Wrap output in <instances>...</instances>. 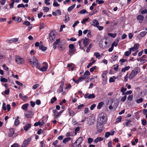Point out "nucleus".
Instances as JSON below:
<instances>
[{
    "label": "nucleus",
    "mask_w": 147,
    "mask_h": 147,
    "mask_svg": "<svg viewBox=\"0 0 147 147\" xmlns=\"http://www.w3.org/2000/svg\"><path fill=\"white\" fill-rule=\"evenodd\" d=\"M107 118L106 115L104 113H101L99 115L97 119V121L103 124L107 121Z\"/></svg>",
    "instance_id": "1"
},
{
    "label": "nucleus",
    "mask_w": 147,
    "mask_h": 147,
    "mask_svg": "<svg viewBox=\"0 0 147 147\" xmlns=\"http://www.w3.org/2000/svg\"><path fill=\"white\" fill-rule=\"evenodd\" d=\"M140 71V68L138 67H136L131 72L128 76L129 79V80H131L134 78L137 74L139 73Z\"/></svg>",
    "instance_id": "2"
},
{
    "label": "nucleus",
    "mask_w": 147,
    "mask_h": 147,
    "mask_svg": "<svg viewBox=\"0 0 147 147\" xmlns=\"http://www.w3.org/2000/svg\"><path fill=\"white\" fill-rule=\"evenodd\" d=\"M96 127L98 132L99 133L102 132L103 131V124L97 122Z\"/></svg>",
    "instance_id": "3"
},
{
    "label": "nucleus",
    "mask_w": 147,
    "mask_h": 147,
    "mask_svg": "<svg viewBox=\"0 0 147 147\" xmlns=\"http://www.w3.org/2000/svg\"><path fill=\"white\" fill-rule=\"evenodd\" d=\"M82 141V137H80L75 141L74 143V145H76L77 144H78V147H81V144Z\"/></svg>",
    "instance_id": "4"
},
{
    "label": "nucleus",
    "mask_w": 147,
    "mask_h": 147,
    "mask_svg": "<svg viewBox=\"0 0 147 147\" xmlns=\"http://www.w3.org/2000/svg\"><path fill=\"white\" fill-rule=\"evenodd\" d=\"M55 36L56 35L54 33V32L52 31L49 34V39L51 41L53 42L55 40Z\"/></svg>",
    "instance_id": "5"
},
{
    "label": "nucleus",
    "mask_w": 147,
    "mask_h": 147,
    "mask_svg": "<svg viewBox=\"0 0 147 147\" xmlns=\"http://www.w3.org/2000/svg\"><path fill=\"white\" fill-rule=\"evenodd\" d=\"M15 60L17 63L18 64H22L24 63V60L22 59L21 57L19 56L16 57Z\"/></svg>",
    "instance_id": "6"
},
{
    "label": "nucleus",
    "mask_w": 147,
    "mask_h": 147,
    "mask_svg": "<svg viewBox=\"0 0 147 147\" xmlns=\"http://www.w3.org/2000/svg\"><path fill=\"white\" fill-rule=\"evenodd\" d=\"M95 97V96L94 94H90L88 93L84 96V98L90 99L94 98Z\"/></svg>",
    "instance_id": "7"
},
{
    "label": "nucleus",
    "mask_w": 147,
    "mask_h": 147,
    "mask_svg": "<svg viewBox=\"0 0 147 147\" xmlns=\"http://www.w3.org/2000/svg\"><path fill=\"white\" fill-rule=\"evenodd\" d=\"M31 138H29L26 140H25L23 143L22 145V147H25L29 144V142L31 141Z\"/></svg>",
    "instance_id": "8"
},
{
    "label": "nucleus",
    "mask_w": 147,
    "mask_h": 147,
    "mask_svg": "<svg viewBox=\"0 0 147 147\" xmlns=\"http://www.w3.org/2000/svg\"><path fill=\"white\" fill-rule=\"evenodd\" d=\"M29 62L31 64V65L32 67H37L39 63L38 61H32L31 60H29Z\"/></svg>",
    "instance_id": "9"
},
{
    "label": "nucleus",
    "mask_w": 147,
    "mask_h": 147,
    "mask_svg": "<svg viewBox=\"0 0 147 147\" xmlns=\"http://www.w3.org/2000/svg\"><path fill=\"white\" fill-rule=\"evenodd\" d=\"M90 24L91 25L95 27L99 25V24L98 21L95 19L93 20L92 22L90 23Z\"/></svg>",
    "instance_id": "10"
},
{
    "label": "nucleus",
    "mask_w": 147,
    "mask_h": 147,
    "mask_svg": "<svg viewBox=\"0 0 147 147\" xmlns=\"http://www.w3.org/2000/svg\"><path fill=\"white\" fill-rule=\"evenodd\" d=\"M33 114V112L30 111H27L25 114V116L27 118L31 117Z\"/></svg>",
    "instance_id": "11"
},
{
    "label": "nucleus",
    "mask_w": 147,
    "mask_h": 147,
    "mask_svg": "<svg viewBox=\"0 0 147 147\" xmlns=\"http://www.w3.org/2000/svg\"><path fill=\"white\" fill-rule=\"evenodd\" d=\"M99 46L101 47L103 49L107 47L106 45L104 44V41L103 40H101L99 42Z\"/></svg>",
    "instance_id": "12"
},
{
    "label": "nucleus",
    "mask_w": 147,
    "mask_h": 147,
    "mask_svg": "<svg viewBox=\"0 0 147 147\" xmlns=\"http://www.w3.org/2000/svg\"><path fill=\"white\" fill-rule=\"evenodd\" d=\"M144 19V17L141 15H139L137 17V19L139 20L140 22L142 23V21H143Z\"/></svg>",
    "instance_id": "13"
},
{
    "label": "nucleus",
    "mask_w": 147,
    "mask_h": 147,
    "mask_svg": "<svg viewBox=\"0 0 147 147\" xmlns=\"http://www.w3.org/2000/svg\"><path fill=\"white\" fill-rule=\"evenodd\" d=\"M89 43V40L87 38L84 39L83 40V43L85 47L87 46Z\"/></svg>",
    "instance_id": "14"
},
{
    "label": "nucleus",
    "mask_w": 147,
    "mask_h": 147,
    "mask_svg": "<svg viewBox=\"0 0 147 147\" xmlns=\"http://www.w3.org/2000/svg\"><path fill=\"white\" fill-rule=\"evenodd\" d=\"M60 41V39L59 38L56 40L53 43V48L54 49H56L57 47V45Z\"/></svg>",
    "instance_id": "15"
},
{
    "label": "nucleus",
    "mask_w": 147,
    "mask_h": 147,
    "mask_svg": "<svg viewBox=\"0 0 147 147\" xmlns=\"http://www.w3.org/2000/svg\"><path fill=\"white\" fill-rule=\"evenodd\" d=\"M18 41V39L17 38H14L11 39L10 40H7L6 42L8 43H11V42H16Z\"/></svg>",
    "instance_id": "16"
},
{
    "label": "nucleus",
    "mask_w": 147,
    "mask_h": 147,
    "mask_svg": "<svg viewBox=\"0 0 147 147\" xmlns=\"http://www.w3.org/2000/svg\"><path fill=\"white\" fill-rule=\"evenodd\" d=\"M64 83L62 84L59 86V87L58 90V92L60 93L63 91V88Z\"/></svg>",
    "instance_id": "17"
},
{
    "label": "nucleus",
    "mask_w": 147,
    "mask_h": 147,
    "mask_svg": "<svg viewBox=\"0 0 147 147\" xmlns=\"http://www.w3.org/2000/svg\"><path fill=\"white\" fill-rule=\"evenodd\" d=\"M103 140L102 138L101 137H98L96 138L94 141V142L96 144L99 141H101Z\"/></svg>",
    "instance_id": "18"
},
{
    "label": "nucleus",
    "mask_w": 147,
    "mask_h": 147,
    "mask_svg": "<svg viewBox=\"0 0 147 147\" xmlns=\"http://www.w3.org/2000/svg\"><path fill=\"white\" fill-rule=\"evenodd\" d=\"M44 122L43 121H42L41 122L39 121L37 122H36L34 124V126H36L39 125L40 126L44 124Z\"/></svg>",
    "instance_id": "19"
},
{
    "label": "nucleus",
    "mask_w": 147,
    "mask_h": 147,
    "mask_svg": "<svg viewBox=\"0 0 147 147\" xmlns=\"http://www.w3.org/2000/svg\"><path fill=\"white\" fill-rule=\"evenodd\" d=\"M71 139V138L70 137L67 138H65L63 140V142L65 144H66L67 142L70 141Z\"/></svg>",
    "instance_id": "20"
},
{
    "label": "nucleus",
    "mask_w": 147,
    "mask_h": 147,
    "mask_svg": "<svg viewBox=\"0 0 147 147\" xmlns=\"http://www.w3.org/2000/svg\"><path fill=\"white\" fill-rule=\"evenodd\" d=\"M14 133V130L13 129H10V133L9 134V136L11 137L12 136Z\"/></svg>",
    "instance_id": "21"
},
{
    "label": "nucleus",
    "mask_w": 147,
    "mask_h": 147,
    "mask_svg": "<svg viewBox=\"0 0 147 147\" xmlns=\"http://www.w3.org/2000/svg\"><path fill=\"white\" fill-rule=\"evenodd\" d=\"M39 49L40 50L44 51L47 50V48L42 45H40L39 47Z\"/></svg>",
    "instance_id": "22"
},
{
    "label": "nucleus",
    "mask_w": 147,
    "mask_h": 147,
    "mask_svg": "<svg viewBox=\"0 0 147 147\" xmlns=\"http://www.w3.org/2000/svg\"><path fill=\"white\" fill-rule=\"evenodd\" d=\"M68 111H69V114L70 116L73 117L75 115V113L73 111H70L69 108L68 109Z\"/></svg>",
    "instance_id": "23"
},
{
    "label": "nucleus",
    "mask_w": 147,
    "mask_h": 147,
    "mask_svg": "<svg viewBox=\"0 0 147 147\" xmlns=\"http://www.w3.org/2000/svg\"><path fill=\"white\" fill-rule=\"evenodd\" d=\"M31 127V125L30 124H27L24 127V129L26 131H27L28 129Z\"/></svg>",
    "instance_id": "24"
},
{
    "label": "nucleus",
    "mask_w": 147,
    "mask_h": 147,
    "mask_svg": "<svg viewBox=\"0 0 147 147\" xmlns=\"http://www.w3.org/2000/svg\"><path fill=\"white\" fill-rule=\"evenodd\" d=\"M76 50H69V55L70 57H71L73 54L74 53Z\"/></svg>",
    "instance_id": "25"
},
{
    "label": "nucleus",
    "mask_w": 147,
    "mask_h": 147,
    "mask_svg": "<svg viewBox=\"0 0 147 147\" xmlns=\"http://www.w3.org/2000/svg\"><path fill=\"white\" fill-rule=\"evenodd\" d=\"M116 78L114 76L110 78L109 79V82H115V80L116 79Z\"/></svg>",
    "instance_id": "26"
},
{
    "label": "nucleus",
    "mask_w": 147,
    "mask_h": 147,
    "mask_svg": "<svg viewBox=\"0 0 147 147\" xmlns=\"http://www.w3.org/2000/svg\"><path fill=\"white\" fill-rule=\"evenodd\" d=\"M76 6V4H74L70 6L67 9V11L68 12L71 11Z\"/></svg>",
    "instance_id": "27"
},
{
    "label": "nucleus",
    "mask_w": 147,
    "mask_h": 147,
    "mask_svg": "<svg viewBox=\"0 0 147 147\" xmlns=\"http://www.w3.org/2000/svg\"><path fill=\"white\" fill-rule=\"evenodd\" d=\"M69 47L70 49L69 50H76L75 47L73 44H70L69 46Z\"/></svg>",
    "instance_id": "28"
},
{
    "label": "nucleus",
    "mask_w": 147,
    "mask_h": 147,
    "mask_svg": "<svg viewBox=\"0 0 147 147\" xmlns=\"http://www.w3.org/2000/svg\"><path fill=\"white\" fill-rule=\"evenodd\" d=\"M28 105V103H26L22 106V108L24 110H26Z\"/></svg>",
    "instance_id": "29"
},
{
    "label": "nucleus",
    "mask_w": 147,
    "mask_h": 147,
    "mask_svg": "<svg viewBox=\"0 0 147 147\" xmlns=\"http://www.w3.org/2000/svg\"><path fill=\"white\" fill-rule=\"evenodd\" d=\"M129 68L130 67L129 66L125 67L124 68H122L121 70V71L125 72L126 71L128 70Z\"/></svg>",
    "instance_id": "30"
},
{
    "label": "nucleus",
    "mask_w": 147,
    "mask_h": 147,
    "mask_svg": "<svg viewBox=\"0 0 147 147\" xmlns=\"http://www.w3.org/2000/svg\"><path fill=\"white\" fill-rule=\"evenodd\" d=\"M103 104L104 103L103 102H100L99 103L97 106V108L99 109H100L102 107Z\"/></svg>",
    "instance_id": "31"
},
{
    "label": "nucleus",
    "mask_w": 147,
    "mask_h": 147,
    "mask_svg": "<svg viewBox=\"0 0 147 147\" xmlns=\"http://www.w3.org/2000/svg\"><path fill=\"white\" fill-rule=\"evenodd\" d=\"M69 20V15H66L65 17V22H67Z\"/></svg>",
    "instance_id": "32"
},
{
    "label": "nucleus",
    "mask_w": 147,
    "mask_h": 147,
    "mask_svg": "<svg viewBox=\"0 0 147 147\" xmlns=\"http://www.w3.org/2000/svg\"><path fill=\"white\" fill-rule=\"evenodd\" d=\"M147 33L146 31H143L140 32V35L142 37H143L145 36Z\"/></svg>",
    "instance_id": "33"
},
{
    "label": "nucleus",
    "mask_w": 147,
    "mask_h": 147,
    "mask_svg": "<svg viewBox=\"0 0 147 147\" xmlns=\"http://www.w3.org/2000/svg\"><path fill=\"white\" fill-rule=\"evenodd\" d=\"M121 116H119L116 119V123H118L121 121Z\"/></svg>",
    "instance_id": "34"
},
{
    "label": "nucleus",
    "mask_w": 147,
    "mask_h": 147,
    "mask_svg": "<svg viewBox=\"0 0 147 147\" xmlns=\"http://www.w3.org/2000/svg\"><path fill=\"white\" fill-rule=\"evenodd\" d=\"M63 111L64 110H62L61 111L56 115L55 118V119H57L59 117V116L61 115V114L63 112Z\"/></svg>",
    "instance_id": "35"
},
{
    "label": "nucleus",
    "mask_w": 147,
    "mask_h": 147,
    "mask_svg": "<svg viewBox=\"0 0 147 147\" xmlns=\"http://www.w3.org/2000/svg\"><path fill=\"white\" fill-rule=\"evenodd\" d=\"M131 121L130 120H127L125 124V125L127 127L130 126L131 125Z\"/></svg>",
    "instance_id": "36"
},
{
    "label": "nucleus",
    "mask_w": 147,
    "mask_h": 147,
    "mask_svg": "<svg viewBox=\"0 0 147 147\" xmlns=\"http://www.w3.org/2000/svg\"><path fill=\"white\" fill-rule=\"evenodd\" d=\"M131 51L129 49V51H127L125 53L124 55L126 56H128L131 53Z\"/></svg>",
    "instance_id": "37"
},
{
    "label": "nucleus",
    "mask_w": 147,
    "mask_h": 147,
    "mask_svg": "<svg viewBox=\"0 0 147 147\" xmlns=\"http://www.w3.org/2000/svg\"><path fill=\"white\" fill-rule=\"evenodd\" d=\"M143 101V99L142 98H140L139 99H137L136 100L137 103L139 104L140 103H142Z\"/></svg>",
    "instance_id": "38"
},
{
    "label": "nucleus",
    "mask_w": 147,
    "mask_h": 147,
    "mask_svg": "<svg viewBox=\"0 0 147 147\" xmlns=\"http://www.w3.org/2000/svg\"><path fill=\"white\" fill-rule=\"evenodd\" d=\"M0 81L1 82H7V79L4 78H3L2 77L1 78Z\"/></svg>",
    "instance_id": "39"
},
{
    "label": "nucleus",
    "mask_w": 147,
    "mask_h": 147,
    "mask_svg": "<svg viewBox=\"0 0 147 147\" xmlns=\"http://www.w3.org/2000/svg\"><path fill=\"white\" fill-rule=\"evenodd\" d=\"M81 14H84L85 13H88V12L86 11L85 9H83L82 10L80 11L79 12Z\"/></svg>",
    "instance_id": "40"
},
{
    "label": "nucleus",
    "mask_w": 147,
    "mask_h": 147,
    "mask_svg": "<svg viewBox=\"0 0 147 147\" xmlns=\"http://www.w3.org/2000/svg\"><path fill=\"white\" fill-rule=\"evenodd\" d=\"M108 34L109 36L112 37L113 38H115L117 35V34L116 33L112 34L111 33H109Z\"/></svg>",
    "instance_id": "41"
},
{
    "label": "nucleus",
    "mask_w": 147,
    "mask_h": 147,
    "mask_svg": "<svg viewBox=\"0 0 147 147\" xmlns=\"http://www.w3.org/2000/svg\"><path fill=\"white\" fill-rule=\"evenodd\" d=\"M94 55L96 56V57L97 58L100 57L101 55L100 53L98 52H95L94 53Z\"/></svg>",
    "instance_id": "42"
},
{
    "label": "nucleus",
    "mask_w": 147,
    "mask_h": 147,
    "mask_svg": "<svg viewBox=\"0 0 147 147\" xmlns=\"http://www.w3.org/2000/svg\"><path fill=\"white\" fill-rule=\"evenodd\" d=\"M53 5L55 7H57L59 5V4L57 2V1H55V0H54V1L53 3Z\"/></svg>",
    "instance_id": "43"
},
{
    "label": "nucleus",
    "mask_w": 147,
    "mask_h": 147,
    "mask_svg": "<svg viewBox=\"0 0 147 147\" xmlns=\"http://www.w3.org/2000/svg\"><path fill=\"white\" fill-rule=\"evenodd\" d=\"M23 24L27 26H29L30 24V23L27 21H25L23 23Z\"/></svg>",
    "instance_id": "44"
},
{
    "label": "nucleus",
    "mask_w": 147,
    "mask_h": 147,
    "mask_svg": "<svg viewBox=\"0 0 147 147\" xmlns=\"http://www.w3.org/2000/svg\"><path fill=\"white\" fill-rule=\"evenodd\" d=\"M48 68L47 66H44L41 68V70L42 71H46Z\"/></svg>",
    "instance_id": "45"
},
{
    "label": "nucleus",
    "mask_w": 147,
    "mask_h": 147,
    "mask_svg": "<svg viewBox=\"0 0 147 147\" xmlns=\"http://www.w3.org/2000/svg\"><path fill=\"white\" fill-rule=\"evenodd\" d=\"M51 102L52 104H53L54 103L55 101H56L57 100V98L55 96L53 97L51 99Z\"/></svg>",
    "instance_id": "46"
},
{
    "label": "nucleus",
    "mask_w": 147,
    "mask_h": 147,
    "mask_svg": "<svg viewBox=\"0 0 147 147\" xmlns=\"http://www.w3.org/2000/svg\"><path fill=\"white\" fill-rule=\"evenodd\" d=\"M89 19V18H86L84 19L82 21V24H84Z\"/></svg>",
    "instance_id": "47"
},
{
    "label": "nucleus",
    "mask_w": 147,
    "mask_h": 147,
    "mask_svg": "<svg viewBox=\"0 0 147 147\" xmlns=\"http://www.w3.org/2000/svg\"><path fill=\"white\" fill-rule=\"evenodd\" d=\"M93 45H92L90 44L89 46V47H88L86 50V52L87 53H88L90 51V49L91 48V47H92Z\"/></svg>",
    "instance_id": "48"
},
{
    "label": "nucleus",
    "mask_w": 147,
    "mask_h": 147,
    "mask_svg": "<svg viewBox=\"0 0 147 147\" xmlns=\"http://www.w3.org/2000/svg\"><path fill=\"white\" fill-rule=\"evenodd\" d=\"M19 123L20 121L18 119H16L14 123L15 125L17 126L19 124Z\"/></svg>",
    "instance_id": "49"
},
{
    "label": "nucleus",
    "mask_w": 147,
    "mask_h": 147,
    "mask_svg": "<svg viewBox=\"0 0 147 147\" xmlns=\"http://www.w3.org/2000/svg\"><path fill=\"white\" fill-rule=\"evenodd\" d=\"M133 98V96L132 95H129L127 98V99L128 100L131 101L132 100Z\"/></svg>",
    "instance_id": "50"
},
{
    "label": "nucleus",
    "mask_w": 147,
    "mask_h": 147,
    "mask_svg": "<svg viewBox=\"0 0 147 147\" xmlns=\"http://www.w3.org/2000/svg\"><path fill=\"white\" fill-rule=\"evenodd\" d=\"M118 57L117 55L113 56L111 57V58L113 60V61H115Z\"/></svg>",
    "instance_id": "51"
},
{
    "label": "nucleus",
    "mask_w": 147,
    "mask_h": 147,
    "mask_svg": "<svg viewBox=\"0 0 147 147\" xmlns=\"http://www.w3.org/2000/svg\"><path fill=\"white\" fill-rule=\"evenodd\" d=\"M126 98L127 96L126 95L124 96H123L121 98V101L122 102H124L126 100Z\"/></svg>",
    "instance_id": "52"
},
{
    "label": "nucleus",
    "mask_w": 147,
    "mask_h": 147,
    "mask_svg": "<svg viewBox=\"0 0 147 147\" xmlns=\"http://www.w3.org/2000/svg\"><path fill=\"white\" fill-rule=\"evenodd\" d=\"M93 139L89 138H88V142L89 144L91 143L93 141Z\"/></svg>",
    "instance_id": "53"
},
{
    "label": "nucleus",
    "mask_w": 147,
    "mask_h": 147,
    "mask_svg": "<svg viewBox=\"0 0 147 147\" xmlns=\"http://www.w3.org/2000/svg\"><path fill=\"white\" fill-rule=\"evenodd\" d=\"M39 86V84H36L32 86V89H35L37 88Z\"/></svg>",
    "instance_id": "54"
},
{
    "label": "nucleus",
    "mask_w": 147,
    "mask_h": 147,
    "mask_svg": "<svg viewBox=\"0 0 147 147\" xmlns=\"http://www.w3.org/2000/svg\"><path fill=\"white\" fill-rule=\"evenodd\" d=\"M43 9L45 12H47L49 11V8L48 7H43Z\"/></svg>",
    "instance_id": "55"
},
{
    "label": "nucleus",
    "mask_w": 147,
    "mask_h": 147,
    "mask_svg": "<svg viewBox=\"0 0 147 147\" xmlns=\"http://www.w3.org/2000/svg\"><path fill=\"white\" fill-rule=\"evenodd\" d=\"M142 125L144 126H145L146 124V121L145 119H142Z\"/></svg>",
    "instance_id": "56"
},
{
    "label": "nucleus",
    "mask_w": 147,
    "mask_h": 147,
    "mask_svg": "<svg viewBox=\"0 0 147 147\" xmlns=\"http://www.w3.org/2000/svg\"><path fill=\"white\" fill-rule=\"evenodd\" d=\"M86 75H84H84H82L81 77H80V78L81 79L82 81L83 80H84L85 78H86Z\"/></svg>",
    "instance_id": "57"
},
{
    "label": "nucleus",
    "mask_w": 147,
    "mask_h": 147,
    "mask_svg": "<svg viewBox=\"0 0 147 147\" xmlns=\"http://www.w3.org/2000/svg\"><path fill=\"white\" fill-rule=\"evenodd\" d=\"M110 132H106L105 133V136L106 138H108L110 135Z\"/></svg>",
    "instance_id": "58"
},
{
    "label": "nucleus",
    "mask_w": 147,
    "mask_h": 147,
    "mask_svg": "<svg viewBox=\"0 0 147 147\" xmlns=\"http://www.w3.org/2000/svg\"><path fill=\"white\" fill-rule=\"evenodd\" d=\"M114 69L116 71L118 69V67H119L118 65L117 64L113 65Z\"/></svg>",
    "instance_id": "59"
},
{
    "label": "nucleus",
    "mask_w": 147,
    "mask_h": 147,
    "mask_svg": "<svg viewBox=\"0 0 147 147\" xmlns=\"http://www.w3.org/2000/svg\"><path fill=\"white\" fill-rule=\"evenodd\" d=\"M140 45L138 43H137L134 44V47L136 48V49H138L139 48Z\"/></svg>",
    "instance_id": "60"
},
{
    "label": "nucleus",
    "mask_w": 147,
    "mask_h": 147,
    "mask_svg": "<svg viewBox=\"0 0 147 147\" xmlns=\"http://www.w3.org/2000/svg\"><path fill=\"white\" fill-rule=\"evenodd\" d=\"M2 108L3 109V110L4 111H5L7 109V108L6 107V104L4 102L3 103V104Z\"/></svg>",
    "instance_id": "61"
},
{
    "label": "nucleus",
    "mask_w": 147,
    "mask_h": 147,
    "mask_svg": "<svg viewBox=\"0 0 147 147\" xmlns=\"http://www.w3.org/2000/svg\"><path fill=\"white\" fill-rule=\"evenodd\" d=\"M79 22L78 21H76L74 23L72 27H75L77 25V24H79Z\"/></svg>",
    "instance_id": "62"
},
{
    "label": "nucleus",
    "mask_w": 147,
    "mask_h": 147,
    "mask_svg": "<svg viewBox=\"0 0 147 147\" xmlns=\"http://www.w3.org/2000/svg\"><path fill=\"white\" fill-rule=\"evenodd\" d=\"M20 145L17 144H14L13 145H12L11 147H19Z\"/></svg>",
    "instance_id": "63"
},
{
    "label": "nucleus",
    "mask_w": 147,
    "mask_h": 147,
    "mask_svg": "<svg viewBox=\"0 0 147 147\" xmlns=\"http://www.w3.org/2000/svg\"><path fill=\"white\" fill-rule=\"evenodd\" d=\"M108 147H113L112 145V142L110 141L107 144Z\"/></svg>",
    "instance_id": "64"
}]
</instances>
